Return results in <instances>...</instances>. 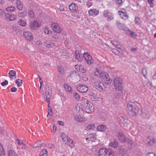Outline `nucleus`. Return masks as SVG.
Wrapping results in <instances>:
<instances>
[{"mask_svg": "<svg viewBox=\"0 0 156 156\" xmlns=\"http://www.w3.org/2000/svg\"><path fill=\"white\" fill-rule=\"evenodd\" d=\"M44 32L45 34H51L52 31L49 30V28L47 27H45L44 29Z\"/></svg>", "mask_w": 156, "mask_h": 156, "instance_id": "obj_32", "label": "nucleus"}, {"mask_svg": "<svg viewBox=\"0 0 156 156\" xmlns=\"http://www.w3.org/2000/svg\"><path fill=\"white\" fill-rule=\"evenodd\" d=\"M18 24L22 27H25L26 25V23L24 21L20 19L18 22Z\"/></svg>", "mask_w": 156, "mask_h": 156, "instance_id": "obj_38", "label": "nucleus"}, {"mask_svg": "<svg viewBox=\"0 0 156 156\" xmlns=\"http://www.w3.org/2000/svg\"><path fill=\"white\" fill-rule=\"evenodd\" d=\"M115 3L116 5L120 6L122 5V0H117L115 1Z\"/></svg>", "mask_w": 156, "mask_h": 156, "instance_id": "obj_47", "label": "nucleus"}, {"mask_svg": "<svg viewBox=\"0 0 156 156\" xmlns=\"http://www.w3.org/2000/svg\"><path fill=\"white\" fill-rule=\"evenodd\" d=\"M128 31L132 37H136L137 36L135 32L132 31L129 29L128 30Z\"/></svg>", "mask_w": 156, "mask_h": 156, "instance_id": "obj_43", "label": "nucleus"}, {"mask_svg": "<svg viewBox=\"0 0 156 156\" xmlns=\"http://www.w3.org/2000/svg\"><path fill=\"white\" fill-rule=\"evenodd\" d=\"M74 98L76 100H78L80 99V97L78 94L74 92L73 94Z\"/></svg>", "mask_w": 156, "mask_h": 156, "instance_id": "obj_41", "label": "nucleus"}, {"mask_svg": "<svg viewBox=\"0 0 156 156\" xmlns=\"http://www.w3.org/2000/svg\"><path fill=\"white\" fill-rule=\"evenodd\" d=\"M99 156H114L113 152L111 149L103 148L100 150Z\"/></svg>", "mask_w": 156, "mask_h": 156, "instance_id": "obj_4", "label": "nucleus"}, {"mask_svg": "<svg viewBox=\"0 0 156 156\" xmlns=\"http://www.w3.org/2000/svg\"><path fill=\"white\" fill-rule=\"evenodd\" d=\"M28 15L29 17L33 18L34 16V13L32 11L30 10L29 11Z\"/></svg>", "mask_w": 156, "mask_h": 156, "instance_id": "obj_44", "label": "nucleus"}, {"mask_svg": "<svg viewBox=\"0 0 156 156\" xmlns=\"http://www.w3.org/2000/svg\"><path fill=\"white\" fill-rule=\"evenodd\" d=\"M83 101V103L82 105L84 108V110L88 113H90L92 112L94 109L93 105L86 99H84Z\"/></svg>", "mask_w": 156, "mask_h": 156, "instance_id": "obj_3", "label": "nucleus"}, {"mask_svg": "<svg viewBox=\"0 0 156 156\" xmlns=\"http://www.w3.org/2000/svg\"><path fill=\"white\" fill-rule=\"evenodd\" d=\"M149 3L150 4L151 7V5H152L154 0H148Z\"/></svg>", "mask_w": 156, "mask_h": 156, "instance_id": "obj_64", "label": "nucleus"}, {"mask_svg": "<svg viewBox=\"0 0 156 156\" xmlns=\"http://www.w3.org/2000/svg\"><path fill=\"white\" fill-rule=\"evenodd\" d=\"M70 76L73 79H74L77 77H79V75L78 73L75 71H73L71 72Z\"/></svg>", "mask_w": 156, "mask_h": 156, "instance_id": "obj_25", "label": "nucleus"}, {"mask_svg": "<svg viewBox=\"0 0 156 156\" xmlns=\"http://www.w3.org/2000/svg\"><path fill=\"white\" fill-rule=\"evenodd\" d=\"M102 72H99L98 71H97L94 72V75L98 77L101 78L102 76Z\"/></svg>", "mask_w": 156, "mask_h": 156, "instance_id": "obj_46", "label": "nucleus"}, {"mask_svg": "<svg viewBox=\"0 0 156 156\" xmlns=\"http://www.w3.org/2000/svg\"><path fill=\"white\" fill-rule=\"evenodd\" d=\"M8 84V81L7 80H5L4 81L2 82L1 83V84L2 86H5L7 85Z\"/></svg>", "mask_w": 156, "mask_h": 156, "instance_id": "obj_57", "label": "nucleus"}, {"mask_svg": "<svg viewBox=\"0 0 156 156\" xmlns=\"http://www.w3.org/2000/svg\"><path fill=\"white\" fill-rule=\"evenodd\" d=\"M47 151L45 149L42 150L40 153L39 156H47Z\"/></svg>", "mask_w": 156, "mask_h": 156, "instance_id": "obj_34", "label": "nucleus"}, {"mask_svg": "<svg viewBox=\"0 0 156 156\" xmlns=\"http://www.w3.org/2000/svg\"><path fill=\"white\" fill-rule=\"evenodd\" d=\"M83 58L86 63L88 65H91L94 63L92 57L88 53H84L83 54Z\"/></svg>", "mask_w": 156, "mask_h": 156, "instance_id": "obj_8", "label": "nucleus"}, {"mask_svg": "<svg viewBox=\"0 0 156 156\" xmlns=\"http://www.w3.org/2000/svg\"><path fill=\"white\" fill-rule=\"evenodd\" d=\"M116 26L118 27V28L120 29L121 30H123L125 29L124 28V27H125V25L124 24H122V23H120V22L119 21H117L116 23Z\"/></svg>", "mask_w": 156, "mask_h": 156, "instance_id": "obj_26", "label": "nucleus"}, {"mask_svg": "<svg viewBox=\"0 0 156 156\" xmlns=\"http://www.w3.org/2000/svg\"><path fill=\"white\" fill-rule=\"evenodd\" d=\"M112 52L115 55H118L119 54V51L117 49L113 48L112 50Z\"/></svg>", "mask_w": 156, "mask_h": 156, "instance_id": "obj_48", "label": "nucleus"}, {"mask_svg": "<svg viewBox=\"0 0 156 156\" xmlns=\"http://www.w3.org/2000/svg\"><path fill=\"white\" fill-rule=\"evenodd\" d=\"M58 70L60 74L62 75H63L64 73V69L62 66H59L58 68Z\"/></svg>", "mask_w": 156, "mask_h": 156, "instance_id": "obj_31", "label": "nucleus"}, {"mask_svg": "<svg viewBox=\"0 0 156 156\" xmlns=\"http://www.w3.org/2000/svg\"><path fill=\"white\" fill-rule=\"evenodd\" d=\"M15 83L18 87L20 86L22 84V80L20 79H17L15 81Z\"/></svg>", "mask_w": 156, "mask_h": 156, "instance_id": "obj_40", "label": "nucleus"}, {"mask_svg": "<svg viewBox=\"0 0 156 156\" xmlns=\"http://www.w3.org/2000/svg\"><path fill=\"white\" fill-rule=\"evenodd\" d=\"M109 146L114 148H116L118 145V142L115 140L111 141L109 144Z\"/></svg>", "mask_w": 156, "mask_h": 156, "instance_id": "obj_21", "label": "nucleus"}, {"mask_svg": "<svg viewBox=\"0 0 156 156\" xmlns=\"http://www.w3.org/2000/svg\"><path fill=\"white\" fill-rule=\"evenodd\" d=\"M122 79L120 77H116L113 80L114 85L116 90V98H119L122 96Z\"/></svg>", "mask_w": 156, "mask_h": 156, "instance_id": "obj_1", "label": "nucleus"}, {"mask_svg": "<svg viewBox=\"0 0 156 156\" xmlns=\"http://www.w3.org/2000/svg\"><path fill=\"white\" fill-rule=\"evenodd\" d=\"M0 156H5V153L2 145L0 143Z\"/></svg>", "mask_w": 156, "mask_h": 156, "instance_id": "obj_30", "label": "nucleus"}, {"mask_svg": "<svg viewBox=\"0 0 156 156\" xmlns=\"http://www.w3.org/2000/svg\"><path fill=\"white\" fill-rule=\"evenodd\" d=\"M5 13L4 10L0 9V15L2 16H4L5 15Z\"/></svg>", "mask_w": 156, "mask_h": 156, "instance_id": "obj_62", "label": "nucleus"}, {"mask_svg": "<svg viewBox=\"0 0 156 156\" xmlns=\"http://www.w3.org/2000/svg\"><path fill=\"white\" fill-rule=\"evenodd\" d=\"M8 154L9 156H17V154L13 150L8 151Z\"/></svg>", "mask_w": 156, "mask_h": 156, "instance_id": "obj_33", "label": "nucleus"}, {"mask_svg": "<svg viewBox=\"0 0 156 156\" xmlns=\"http://www.w3.org/2000/svg\"><path fill=\"white\" fill-rule=\"evenodd\" d=\"M12 29L13 30V31L15 32L16 33L19 32L20 30L18 29L17 27L16 26H13L12 27Z\"/></svg>", "mask_w": 156, "mask_h": 156, "instance_id": "obj_53", "label": "nucleus"}, {"mask_svg": "<svg viewBox=\"0 0 156 156\" xmlns=\"http://www.w3.org/2000/svg\"><path fill=\"white\" fill-rule=\"evenodd\" d=\"M94 86L97 90L100 91L105 90V87L104 83L100 81H97L95 82Z\"/></svg>", "mask_w": 156, "mask_h": 156, "instance_id": "obj_6", "label": "nucleus"}, {"mask_svg": "<svg viewBox=\"0 0 156 156\" xmlns=\"http://www.w3.org/2000/svg\"><path fill=\"white\" fill-rule=\"evenodd\" d=\"M42 144L39 141H37L36 143L32 145L33 147L34 148H36L37 147H40L41 146Z\"/></svg>", "mask_w": 156, "mask_h": 156, "instance_id": "obj_36", "label": "nucleus"}, {"mask_svg": "<svg viewBox=\"0 0 156 156\" xmlns=\"http://www.w3.org/2000/svg\"><path fill=\"white\" fill-rule=\"evenodd\" d=\"M23 36L26 39L29 41L33 40V37L31 33L29 32H24L23 34Z\"/></svg>", "mask_w": 156, "mask_h": 156, "instance_id": "obj_14", "label": "nucleus"}, {"mask_svg": "<svg viewBox=\"0 0 156 156\" xmlns=\"http://www.w3.org/2000/svg\"><path fill=\"white\" fill-rule=\"evenodd\" d=\"M61 136L63 142L65 141L69 137L67 136L66 134L63 133H61Z\"/></svg>", "mask_w": 156, "mask_h": 156, "instance_id": "obj_37", "label": "nucleus"}, {"mask_svg": "<svg viewBox=\"0 0 156 156\" xmlns=\"http://www.w3.org/2000/svg\"><path fill=\"white\" fill-rule=\"evenodd\" d=\"M52 29L55 32L60 34L62 31V28L61 26L58 23L55 22H52L51 24Z\"/></svg>", "mask_w": 156, "mask_h": 156, "instance_id": "obj_7", "label": "nucleus"}, {"mask_svg": "<svg viewBox=\"0 0 156 156\" xmlns=\"http://www.w3.org/2000/svg\"><path fill=\"white\" fill-rule=\"evenodd\" d=\"M52 113L51 111V107H50V108H48V115H52Z\"/></svg>", "mask_w": 156, "mask_h": 156, "instance_id": "obj_60", "label": "nucleus"}, {"mask_svg": "<svg viewBox=\"0 0 156 156\" xmlns=\"http://www.w3.org/2000/svg\"><path fill=\"white\" fill-rule=\"evenodd\" d=\"M103 16L108 21H109L114 19L113 14L108 10H106L103 12Z\"/></svg>", "mask_w": 156, "mask_h": 156, "instance_id": "obj_9", "label": "nucleus"}, {"mask_svg": "<svg viewBox=\"0 0 156 156\" xmlns=\"http://www.w3.org/2000/svg\"><path fill=\"white\" fill-rule=\"evenodd\" d=\"M128 114L133 117L136 116L138 114L139 108L135 103L130 102L127 104Z\"/></svg>", "mask_w": 156, "mask_h": 156, "instance_id": "obj_2", "label": "nucleus"}, {"mask_svg": "<svg viewBox=\"0 0 156 156\" xmlns=\"http://www.w3.org/2000/svg\"><path fill=\"white\" fill-rule=\"evenodd\" d=\"M75 109L76 111L78 112L82 110V108H80V106H79L78 105H76L75 106Z\"/></svg>", "mask_w": 156, "mask_h": 156, "instance_id": "obj_51", "label": "nucleus"}, {"mask_svg": "<svg viewBox=\"0 0 156 156\" xmlns=\"http://www.w3.org/2000/svg\"><path fill=\"white\" fill-rule=\"evenodd\" d=\"M118 138L120 142H125L126 141L127 139L124 136V134L122 132H119L118 133Z\"/></svg>", "mask_w": 156, "mask_h": 156, "instance_id": "obj_13", "label": "nucleus"}, {"mask_svg": "<svg viewBox=\"0 0 156 156\" xmlns=\"http://www.w3.org/2000/svg\"><path fill=\"white\" fill-rule=\"evenodd\" d=\"M39 23L36 20H34L30 22V27L31 30H36L39 27Z\"/></svg>", "mask_w": 156, "mask_h": 156, "instance_id": "obj_11", "label": "nucleus"}, {"mask_svg": "<svg viewBox=\"0 0 156 156\" xmlns=\"http://www.w3.org/2000/svg\"><path fill=\"white\" fill-rule=\"evenodd\" d=\"M142 73L144 77L146 79L147 75V69L145 68L143 69H142Z\"/></svg>", "mask_w": 156, "mask_h": 156, "instance_id": "obj_42", "label": "nucleus"}, {"mask_svg": "<svg viewBox=\"0 0 156 156\" xmlns=\"http://www.w3.org/2000/svg\"><path fill=\"white\" fill-rule=\"evenodd\" d=\"M15 19V16L14 15H10L9 16V20H13Z\"/></svg>", "mask_w": 156, "mask_h": 156, "instance_id": "obj_58", "label": "nucleus"}, {"mask_svg": "<svg viewBox=\"0 0 156 156\" xmlns=\"http://www.w3.org/2000/svg\"><path fill=\"white\" fill-rule=\"evenodd\" d=\"M46 101L49 104L50 103V98L51 97V96L49 95H46Z\"/></svg>", "mask_w": 156, "mask_h": 156, "instance_id": "obj_59", "label": "nucleus"}, {"mask_svg": "<svg viewBox=\"0 0 156 156\" xmlns=\"http://www.w3.org/2000/svg\"><path fill=\"white\" fill-rule=\"evenodd\" d=\"M89 15L90 16L97 15L99 13V12L96 9H90L88 11Z\"/></svg>", "mask_w": 156, "mask_h": 156, "instance_id": "obj_19", "label": "nucleus"}, {"mask_svg": "<svg viewBox=\"0 0 156 156\" xmlns=\"http://www.w3.org/2000/svg\"><path fill=\"white\" fill-rule=\"evenodd\" d=\"M74 118L76 121L80 122L86 120V119L83 117L81 116L78 115H75L74 116Z\"/></svg>", "mask_w": 156, "mask_h": 156, "instance_id": "obj_15", "label": "nucleus"}, {"mask_svg": "<svg viewBox=\"0 0 156 156\" xmlns=\"http://www.w3.org/2000/svg\"><path fill=\"white\" fill-rule=\"evenodd\" d=\"M44 44L45 46H46L47 47H48V48H51L52 47V45L51 44V43L50 41V40L46 41L44 42Z\"/></svg>", "mask_w": 156, "mask_h": 156, "instance_id": "obj_39", "label": "nucleus"}, {"mask_svg": "<svg viewBox=\"0 0 156 156\" xmlns=\"http://www.w3.org/2000/svg\"><path fill=\"white\" fill-rule=\"evenodd\" d=\"M135 23L137 24H140V18L138 17H135Z\"/></svg>", "mask_w": 156, "mask_h": 156, "instance_id": "obj_49", "label": "nucleus"}, {"mask_svg": "<svg viewBox=\"0 0 156 156\" xmlns=\"http://www.w3.org/2000/svg\"><path fill=\"white\" fill-rule=\"evenodd\" d=\"M46 147L48 148L49 149L53 148L54 147L53 145L51 144H48L45 145Z\"/></svg>", "mask_w": 156, "mask_h": 156, "instance_id": "obj_54", "label": "nucleus"}, {"mask_svg": "<svg viewBox=\"0 0 156 156\" xmlns=\"http://www.w3.org/2000/svg\"><path fill=\"white\" fill-rule=\"evenodd\" d=\"M69 9L72 12H76L77 7L75 4L72 3L69 5Z\"/></svg>", "mask_w": 156, "mask_h": 156, "instance_id": "obj_16", "label": "nucleus"}, {"mask_svg": "<svg viewBox=\"0 0 156 156\" xmlns=\"http://www.w3.org/2000/svg\"><path fill=\"white\" fill-rule=\"evenodd\" d=\"M106 129V126L105 125H101L98 126L97 128V130L101 132H104L105 131Z\"/></svg>", "mask_w": 156, "mask_h": 156, "instance_id": "obj_23", "label": "nucleus"}, {"mask_svg": "<svg viewBox=\"0 0 156 156\" xmlns=\"http://www.w3.org/2000/svg\"><path fill=\"white\" fill-rule=\"evenodd\" d=\"M45 87L46 89V95H49L51 96L52 94L51 90L49 89L48 86L47 85H45Z\"/></svg>", "mask_w": 156, "mask_h": 156, "instance_id": "obj_27", "label": "nucleus"}, {"mask_svg": "<svg viewBox=\"0 0 156 156\" xmlns=\"http://www.w3.org/2000/svg\"><path fill=\"white\" fill-rule=\"evenodd\" d=\"M96 139V137L94 135H92L88 138H87L86 140L87 141H94Z\"/></svg>", "mask_w": 156, "mask_h": 156, "instance_id": "obj_29", "label": "nucleus"}, {"mask_svg": "<svg viewBox=\"0 0 156 156\" xmlns=\"http://www.w3.org/2000/svg\"><path fill=\"white\" fill-rule=\"evenodd\" d=\"M75 54H76L75 56L76 59H77L78 61H82L83 60V55L82 56V55H80L79 54V51L77 52V51H75Z\"/></svg>", "mask_w": 156, "mask_h": 156, "instance_id": "obj_24", "label": "nucleus"}, {"mask_svg": "<svg viewBox=\"0 0 156 156\" xmlns=\"http://www.w3.org/2000/svg\"><path fill=\"white\" fill-rule=\"evenodd\" d=\"M115 48L119 49L121 50H123V48L122 47V45L119 44H118L117 45H116V46H115Z\"/></svg>", "mask_w": 156, "mask_h": 156, "instance_id": "obj_52", "label": "nucleus"}, {"mask_svg": "<svg viewBox=\"0 0 156 156\" xmlns=\"http://www.w3.org/2000/svg\"><path fill=\"white\" fill-rule=\"evenodd\" d=\"M90 98L93 101H96L98 100V95L97 94L91 92L90 94Z\"/></svg>", "mask_w": 156, "mask_h": 156, "instance_id": "obj_18", "label": "nucleus"}, {"mask_svg": "<svg viewBox=\"0 0 156 156\" xmlns=\"http://www.w3.org/2000/svg\"><path fill=\"white\" fill-rule=\"evenodd\" d=\"M102 80L108 85L110 84L112 80L109 77L108 74L105 72H102V76L101 77Z\"/></svg>", "mask_w": 156, "mask_h": 156, "instance_id": "obj_5", "label": "nucleus"}, {"mask_svg": "<svg viewBox=\"0 0 156 156\" xmlns=\"http://www.w3.org/2000/svg\"><path fill=\"white\" fill-rule=\"evenodd\" d=\"M64 87L65 89L66 90L68 91V92H70L71 90V88L68 86V85L67 84H65L64 85Z\"/></svg>", "mask_w": 156, "mask_h": 156, "instance_id": "obj_45", "label": "nucleus"}, {"mask_svg": "<svg viewBox=\"0 0 156 156\" xmlns=\"http://www.w3.org/2000/svg\"><path fill=\"white\" fill-rule=\"evenodd\" d=\"M94 124H90L88 125L87 129H93L94 128Z\"/></svg>", "mask_w": 156, "mask_h": 156, "instance_id": "obj_50", "label": "nucleus"}, {"mask_svg": "<svg viewBox=\"0 0 156 156\" xmlns=\"http://www.w3.org/2000/svg\"><path fill=\"white\" fill-rule=\"evenodd\" d=\"M118 13L120 17L122 18L125 20H127L128 19L129 16L125 11V9H122V11H119Z\"/></svg>", "mask_w": 156, "mask_h": 156, "instance_id": "obj_12", "label": "nucleus"}, {"mask_svg": "<svg viewBox=\"0 0 156 156\" xmlns=\"http://www.w3.org/2000/svg\"><path fill=\"white\" fill-rule=\"evenodd\" d=\"M15 7H14L11 6L8 7L5 9V10L9 12H13L15 10Z\"/></svg>", "mask_w": 156, "mask_h": 156, "instance_id": "obj_35", "label": "nucleus"}, {"mask_svg": "<svg viewBox=\"0 0 156 156\" xmlns=\"http://www.w3.org/2000/svg\"><path fill=\"white\" fill-rule=\"evenodd\" d=\"M16 6L17 8L19 11L22 10L23 8V5L20 0H16Z\"/></svg>", "mask_w": 156, "mask_h": 156, "instance_id": "obj_22", "label": "nucleus"}, {"mask_svg": "<svg viewBox=\"0 0 156 156\" xmlns=\"http://www.w3.org/2000/svg\"><path fill=\"white\" fill-rule=\"evenodd\" d=\"M123 120H122V119H121V121L123 125L125 126H127L128 124L129 121L127 119H123L122 118Z\"/></svg>", "mask_w": 156, "mask_h": 156, "instance_id": "obj_28", "label": "nucleus"}, {"mask_svg": "<svg viewBox=\"0 0 156 156\" xmlns=\"http://www.w3.org/2000/svg\"><path fill=\"white\" fill-rule=\"evenodd\" d=\"M146 156H156V155L154 153L152 152L148 153Z\"/></svg>", "mask_w": 156, "mask_h": 156, "instance_id": "obj_61", "label": "nucleus"}, {"mask_svg": "<svg viewBox=\"0 0 156 156\" xmlns=\"http://www.w3.org/2000/svg\"><path fill=\"white\" fill-rule=\"evenodd\" d=\"M16 72L13 70H11L8 73L9 77L12 79H15L16 78Z\"/></svg>", "mask_w": 156, "mask_h": 156, "instance_id": "obj_17", "label": "nucleus"}, {"mask_svg": "<svg viewBox=\"0 0 156 156\" xmlns=\"http://www.w3.org/2000/svg\"><path fill=\"white\" fill-rule=\"evenodd\" d=\"M77 90L78 91L82 93L86 92L88 90V88L85 85L82 84H77L76 85Z\"/></svg>", "mask_w": 156, "mask_h": 156, "instance_id": "obj_10", "label": "nucleus"}, {"mask_svg": "<svg viewBox=\"0 0 156 156\" xmlns=\"http://www.w3.org/2000/svg\"><path fill=\"white\" fill-rule=\"evenodd\" d=\"M11 91L12 92H15L17 90V89L15 87H13L11 89Z\"/></svg>", "mask_w": 156, "mask_h": 156, "instance_id": "obj_63", "label": "nucleus"}, {"mask_svg": "<svg viewBox=\"0 0 156 156\" xmlns=\"http://www.w3.org/2000/svg\"><path fill=\"white\" fill-rule=\"evenodd\" d=\"M148 142L149 144L150 145H153L155 143L154 140L153 139L151 140H149V141H148Z\"/></svg>", "mask_w": 156, "mask_h": 156, "instance_id": "obj_55", "label": "nucleus"}, {"mask_svg": "<svg viewBox=\"0 0 156 156\" xmlns=\"http://www.w3.org/2000/svg\"><path fill=\"white\" fill-rule=\"evenodd\" d=\"M66 144L71 147H73L74 146V143L71 139L69 137L64 142Z\"/></svg>", "mask_w": 156, "mask_h": 156, "instance_id": "obj_20", "label": "nucleus"}, {"mask_svg": "<svg viewBox=\"0 0 156 156\" xmlns=\"http://www.w3.org/2000/svg\"><path fill=\"white\" fill-rule=\"evenodd\" d=\"M25 15L24 12H20L18 13V16L20 18L24 17Z\"/></svg>", "mask_w": 156, "mask_h": 156, "instance_id": "obj_56", "label": "nucleus"}]
</instances>
